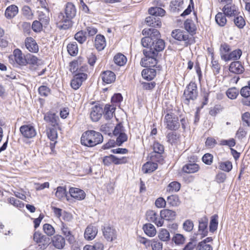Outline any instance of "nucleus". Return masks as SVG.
Masks as SVG:
<instances>
[{"mask_svg": "<svg viewBox=\"0 0 250 250\" xmlns=\"http://www.w3.org/2000/svg\"><path fill=\"white\" fill-rule=\"evenodd\" d=\"M103 141L102 135L94 130H87L83 132L81 138L82 145L88 146L93 147L101 144Z\"/></svg>", "mask_w": 250, "mask_h": 250, "instance_id": "nucleus-1", "label": "nucleus"}, {"mask_svg": "<svg viewBox=\"0 0 250 250\" xmlns=\"http://www.w3.org/2000/svg\"><path fill=\"white\" fill-rule=\"evenodd\" d=\"M198 95L197 85L195 83H190L186 87L183 94L184 103L188 105L195 100Z\"/></svg>", "mask_w": 250, "mask_h": 250, "instance_id": "nucleus-2", "label": "nucleus"}, {"mask_svg": "<svg viewBox=\"0 0 250 250\" xmlns=\"http://www.w3.org/2000/svg\"><path fill=\"white\" fill-rule=\"evenodd\" d=\"M143 35L146 36L141 40V43L144 47H150L152 41L159 36V31L154 28H145L143 31Z\"/></svg>", "mask_w": 250, "mask_h": 250, "instance_id": "nucleus-3", "label": "nucleus"}, {"mask_svg": "<svg viewBox=\"0 0 250 250\" xmlns=\"http://www.w3.org/2000/svg\"><path fill=\"white\" fill-rule=\"evenodd\" d=\"M143 54L145 57L142 58L140 64L145 67L154 66L157 63L156 58L158 54L155 53L152 51L143 50Z\"/></svg>", "mask_w": 250, "mask_h": 250, "instance_id": "nucleus-4", "label": "nucleus"}, {"mask_svg": "<svg viewBox=\"0 0 250 250\" xmlns=\"http://www.w3.org/2000/svg\"><path fill=\"white\" fill-rule=\"evenodd\" d=\"M164 123L166 127L170 130H176L180 127L178 118L171 112L165 115Z\"/></svg>", "mask_w": 250, "mask_h": 250, "instance_id": "nucleus-5", "label": "nucleus"}, {"mask_svg": "<svg viewBox=\"0 0 250 250\" xmlns=\"http://www.w3.org/2000/svg\"><path fill=\"white\" fill-rule=\"evenodd\" d=\"M172 37L179 41H184L186 45L191 44V37L187 31L181 29H176L171 33Z\"/></svg>", "mask_w": 250, "mask_h": 250, "instance_id": "nucleus-6", "label": "nucleus"}, {"mask_svg": "<svg viewBox=\"0 0 250 250\" xmlns=\"http://www.w3.org/2000/svg\"><path fill=\"white\" fill-rule=\"evenodd\" d=\"M34 241L39 244L40 249L44 250L50 244V238L39 232L36 231L33 235Z\"/></svg>", "mask_w": 250, "mask_h": 250, "instance_id": "nucleus-7", "label": "nucleus"}, {"mask_svg": "<svg viewBox=\"0 0 250 250\" xmlns=\"http://www.w3.org/2000/svg\"><path fill=\"white\" fill-rule=\"evenodd\" d=\"M153 148L154 152L151 154V161H156V162H161L163 160L161 154L164 152V148L163 145L158 142H155L153 144Z\"/></svg>", "mask_w": 250, "mask_h": 250, "instance_id": "nucleus-8", "label": "nucleus"}, {"mask_svg": "<svg viewBox=\"0 0 250 250\" xmlns=\"http://www.w3.org/2000/svg\"><path fill=\"white\" fill-rule=\"evenodd\" d=\"M160 37L161 35L159 33V36L155 38V39L152 41V43L150 45V47H148L146 49L152 51L156 54H158L159 52L163 51L165 47V43L164 40L160 39Z\"/></svg>", "mask_w": 250, "mask_h": 250, "instance_id": "nucleus-9", "label": "nucleus"}, {"mask_svg": "<svg viewBox=\"0 0 250 250\" xmlns=\"http://www.w3.org/2000/svg\"><path fill=\"white\" fill-rule=\"evenodd\" d=\"M57 21L59 24L58 27L60 29L66 30L72 26V21L67 18L66 16L64 15L62 12L59 13Z\"/></svg>", "mask_w": 250, "mask_h": 250, "instance_id": "nucleus-10", "label": "nucleus"}, {"mask_svg": "<svg viewBox=\"0 0 250 250\" xmlns=\"http://www.w3.org/2000/svg\"><path fill=\"white\" fill-rule=\"evenodd\" d=\"M87 78V74L82 73L76 75L71 80L70 85L74 90H77Z\"/></svg>", "mask_w": 250, "mask_h": 250, "instance_id": "nucleus-11", "label": "nucleus"}, {"mask_svg": "<svg viewBox=\"0 0 250 250\" xmlns=\"http://www.w3.org/2000/svg\"><path fill=\"white\" fill-rule=\"evenodd\" d=\"M126 162L127 158L126 157H123L121 158H118L113 155L105 156L103 159V163L106 166L110 165L112 163H113L115 165H119Z\"/></svg>", "mask_w": 250, "mask_h": 250, "instance_id": "nucleus-12", "label": "nucleus"}, {"mask_svg": "<svg viewBox=\"0 0 250 250\" xmlns=\"http://www.w3.org/2000/svg\"><path fill=\"white\" fill-rule=\"evenodd\" d=\"M146 219L154 223L158 227H161L164 224V221L159 218L158 214L153 210H149L146 213Z\"/></svg>", "mask_w": 250, "mask_h": 250, "instance_id": "nucleus-13", "label": "nucleus"}, {"mask_svg": "<svg viewBox=\"0 0 250 250\" xmlns=\"http://www.w3.org/2000/svg\"><path fill=\"white\" fill-rule=\"evenodd\" d=\"M20 131L23 136L26 138H32L36 135L34 127L30 125H22L20 127Z\"/></svg>", "mask_w": 250, "mask_h": 250, "instance_id": "nucleus-14", "label": "nucleus"}, {"mask_svg": "<svg viewBox=\"0 0 250 250\" xmlns=\"http://www.w3.org/2000/svg\"><path fill=\"white\" fill-rule=\"evenodd\" d=\"M222 11L228 17H235L238 13V8L232 3L224 5Z\"/></svg>", "mask_w": 250, "mask_h": 250, "instance_id": "nucleus-15", "label": "nucleus"}, {"mask_svg": "<svg viewBox=\"0 0 250 250\" xmlns=\"http://www.w3.org/2000/svg\"><path fill=\"white\" fill-rule=\"evenodd\" d=\"M103 233L104 238L108 241H112L117 238L116 230L109 226L104 227Z\"/></svg>", "mask_w": 250, "mask_h": 250, "instance_id": "nucleus-16", "label": "nucleus"}, {"mask_svg": "<svg viewBox=\"0 0 250 250\" xmlns=\"http://www.w3.org/2000/svg\"><path fill=\"white\" fill-rule=\"evenodd\" d=\"M103 113L102 108L100 105H95L91 108L90 117L93 122H97L101 118Z\"/></svg>", "mask_w": 250, "mask_h": 250, "instance_id": "nucleus-17", "label": "nucleus"}, {"mask_svg": "<svg viewBox=\"0 0 250 250\" xmlns=\"http://www.w3.org/2000/svg\"><path fill=\"white\" fill-rule=\"evenodd\" d=\"M103 82L107 84H110L115 82L116 75L115 73L109 70L103 72L100 75Z\"/></svg>", "mask_w": 250, "mask_h": 250, "instance_id": "nucleus-18", "label": "nucleus"}, {"mask_svg": "<svg viewBox=\"0 0 250 250\" xmlns=\"http://www.w3.org/2000/svg\"><path fill=\"white\" fill-rule=\"evenodd\" d=\"M98 233V229L92 225H88L84 231V237L86 240H92L96 236Z\"/></svg>", "mask_w": 250, "mask_h": 250, "instance_id": "nucleus-19", "label": "nucleus"}, {"mask_svg": "<svg viewBox=\"0 0 250 250\" xmlns=\"http://www.w3.org/2000/svg\"><path fill=\"white\" fill-rule=\"evenodd\" d=\"M145 22L146 25L153 28H160L162 25L161 19L158 17L150 16L146 18Z\"/></svg>", "mask_w": 250, "mask_h": 250, "instance_id": "nucleus-20", "label": "nucleus"}, {"mask_svg": "<svg viewBox=\"0 0 250 250\" xmlns=\"http://www.w3.org/2000/svg\"><path fill=\"white\" fill-rule=\"evenodd\" d=\"M26 48L31 52L37 53L39 51V46L36 41L32 37H27L25 40Z\"/></svg>", "mask_w": 250, "mask_h": 250, "instance_id": "nucleus-21", "label": "nucleus"}, {"mask_svg": "<svg viewBox=\"0 0 250 250\" xmlns=\"http://www.w3.org/2000/svg\"><path fill=\"white\" fill-rule=\"evenodd\" d=\"M13 55L17 64L20 65H25L26 64V56L23 55L21 50L19 49H15L13 52Z\"/></svg>", "mask_w": 250, "mask_h": 250, "instance_id": "nucleus-22", "label": "nucleus"}, {"mask_svg": "<svg viewBox=\"0 0 250 250\" xmlns=\"http://www.w3.org/2000/svg\"><path fill=\"white\" fill-rule=\"evenodd\" d=\"M65 14L70 20L74 18L76 14L75 6L72 2H68L65 7Z\"/></svg>", "mask_w": 250, "mask_h": 250, "instance_id": "nucleus-23", "label": "nucleus"}, {"mask_svg": "<svg viewBox=\"0 0 250 250\" xmlns=\"http://www.w3.org/2000/svg\"><path fill=\"white\" fill-rule=\"evenodd\" d=\"M69 193L72 197L79 200H83L85 197L84 191L78 188H71Z\"/></svg>", "mask_w": 250, "mask_h": 250, "instance_id": "nucleus-24", "label": "nucleus"}, {"mask_svg": "<svg viewBox=\"0 0 250 250\" xmlns=\"http://www.w3.org/2000/svg\"><path fill=\"white\" fill-rule=\"evenodd\" d=\"M229 70L235 74H241L244 71V68L239 61L232 62L229 65Z\"/></svg>", "mask_w": 250, "mask_h": 250, "instance_id": "nucleus-25", "label": "nucleus"}, {"mask_svg": "<svg viewBox=\"0 0 250 250\" xmlns=\"http://www.w3.org/2000/svg\"><path fill=\"white\" fill-rule=\"evenodd\" d=\"M176 212L172 210L166 209L160 211V217L162 220L170 221L174 220L176 216Z\"/></svg>", "mask_w": 250, "mask_h": 250, "instance_id": "nucleus-26", "label": "nucleus"}, {"mask_svg": "<svg viewBox=\"0 0 250 250\" xmlns=\"http://www.w3.org/2000/svg\"><path fill=\"white\" fill-rule=\"evenodd\" d=\"M152 161H148L144 164L142 167V171L144 173H151L157 168V164Z\"/></svg>", "mask_w": 250, "mask_h": 250, "instance_id": "nucleus-27", "label": "nucleus"}, {"mask_svg": "<svg viewBox=\"0 0 250 250\" xmlns=\"http://www.w3.org/2000/svg\"><path fill=\"white\" fill-rule=\"evenodd\" d=\"M52 243L53 246L57 249H62L64 247L65 241L62 236L56 235L52 239Z\"/></svg>", "mask_w": 250, "mask_h": 250, "instance_id": "nucleus-28", "label": "nucleus"}, {"mask_svg": "<svg viewBox=\"0 0 250 250\" xmlns=\"http://www.w3.org/2000/svg\"><path fill=\"white\" fill-rule=\"evenodd\" d=\"M95 46L97 50H103L106 46L105 38L104 36L97 35L95 40Z\"/></svg>", "mask_w": 250, "mask_h": 250, "instance_id": "nucleus-29", "label": "nucleus"}, {"mask_svg": "<svg viewBox=\"0 0 250 250\" xmlns=\"http://www.w3.org/2000/svg\"><path fill=\"white\" fill-rule=\"evenodd\" d=\"M57 119L58 117L55 113L47 112L44 116V120L53 126L58 125Z\"/></svg>", "mask_w": 250, "mask_h": 250, "instance_id": "nucleus-30", "label": "nucleus"}, {"mask_svg": "<svg viewBox=\"0 0 250 250\" xmlns=\"http://www.w3.org/2000/svg\"><path fill=\"white\" fill-rule=\"evenodd\" d=\"M61 230L69 243H72L74 241V237L72 234L70 229L63 223H62Z\"/></svg>", "mask_w": 250, "mask_h": 250, "instance_id": "nucleus-31", "label": "nucleus"}, {"mask_svg": "<svg viewBox=\"0 0 250 250\" xmlns=\"http://www.w3.org/2000/svg\"><path fill=\"white\" fill-rule=\"evenodd\" d=\"M156 72L155 69L153 68H146L142 72V77L146 80L150 81L156 76Z\"/></svg>", "mask_w": 250, "mask_h": 250, "instance_id": "nucleus-32", "label": "nucleus"}, {"mask_svg": "<svg viewBox=\"0 0 250 250\" xmlns=\"http://www.w3.org/2000/svg\"><path fill=\"white\" fill-rule=\"evenodd\" d=\"M242 54V52L241 49H237L233 51L230 52L228 56H226L225 62H228L230 60L236 61L240 59Z\"/></svg>", "mask_w": 250, "mask_h": 250, "instance_id": "nucleus-33", "label": "nucleus"}, {"mask_svg": "<svg viewBox=\"0 0 250 250\" xmlns=\"http://www.w3.org/2000/svg\"><path fill=\"white\" fill-rule=\"evenodd\" d=\"M18 7L15 5H12L6 8L5 16L7 18L11 19L14 18L18 14Z\"/></svg>", "mask_w": 250, "mask_h": 250, "instance_id": "nucleus-34", "label": "nucleus"}, {"mask_svg": "<svg viewBox=\"0 0 250 250\" xmlns=\"http://www.w3.org/2000/svg\"><path fill=\"white\" fill-rule=\"evenodd\" d=\"M115 109L114 106L106 104L103 112L104 118L107 120L111 119L113 116Z\"/></svg>", "mask_w": 250, "mask_h": 250, "instance_id": "nucleus-35", "label": "nucleus"}, {"mask_svg": "<svg viewBox=\"0 0 250 250\" xmlns=\"http://www.w3.org/2000/svg\"><path fill=\"white\" fill-rule=\"evenodd\" d=\"M230 46L226 43L221 44L220 47V54L222 60L225 61V57L228 56L230 51Z\"/></svg>", "mask_w": 250, "mask_h": 250, "instance_id": "nucleus-36", "label": "nucleus"}, {"mask_svg": "<svg viewBox=\"0 0 250 250\" xmlns=\"http://www.w3.org/2000/svg\"><path fill=\"white\" fill-rule=\"evenodd\" d=\"M143 229L145 233L150 237H153L156 233L155 227L151 224H146L144 225Z\"/></svg>", "mask_w": 250, "mask_h": 250, "instance_id": "nucleus-37", "label": "nucleus"}, {"mask_svg": "<svg viewBox=\"0 0 250 250\" xmlns=\"http://www.w3.org/2000/svg\"><path fill=\"white\" fill-rule=\"evenodd\" d=\"M199 170V166L197 164H188L185 165L183 167L184 172L187 173H192L198 171Z\"/></svg>", "mask_w": 250, "mask_h": 250, "instance_id": "nucleus-38", "label": "nucleus"}, {"mask_svg": "<svg viewBox=\"0 0 250 250\" xmlns=\"http://www.w3.org/2000/svg\"><path fill=\"white\" fill-rule=\"evenodd\" d=\"M148 12L150 16L155 17L163 16L165 15V11L161 7L156 6L151 7L148 10Z\"/></svg>", "mask_w": 250, "mask_h": 250, "instance_id": "nucleus-39", "label": "nucleus"}, {"mask_svg": "<svg viewBox=\"0 0 250 250\" xmlns=\"http://www.w3.org/2000/svg\"><path fill=\"white\" fill-rule=\"evenodd\" d=\"M226 16L223 12H219L216 15L215 21L220 26L223 27L226 24Z\"/></svg>", "mask_w": 250, "mask_h": 250, "instance_id": "nucleus-40", "label": "nucleus"}, {"mask_svg": "<svg viewBox=\"0 0 250 250\" xmlns=\"http://www.w3.org/2000/svg\"><path fill=\"white\" fill-rule=\"evenodd\" d=\"M114 61L116 64L121 66L124 65L126 63L127 59L123 54L121 53H118L114 56Z\"/></svg>", "mask_w": 250, "mask_h": 250, "instance_id": "nucleus-41", "label": "nucleus"}, {"mask_svg": "<svg viewBox=\"0 0 250 250\" xmlns=\"http://www.w3.org/2000/svg\"><path fill=\"white\" fill-rule=\"evenodd\" d=\"M184 27L188 33H194L196 29L193 21L190 19H187L185 21Z\"/></svg>", "mask_w": 250, "mask_h": 250, "instance_id": "nucleus-42", "label": "nucleus"}, {"mask_svg": "<svg viewBox=\"0 0 250 250\" xmlns=\"http://www.w3.org/2000/svg\"><path fill=\"white\" fill-rule=\"evenodd\" d=\"M181 188L179 183L174 181L168 184L167 188V191L169 192H175L178 191Z\"/></svg>", "mask_w": 250, "mask_h": 250, "instance_id": "nucleus-43", "label": "nucleus"}, {"mask_svg": "<svg viewBox=\"0 0 250 250\" xmlns=\"http://www.w3.org/2000/svg\"><path fill=\"white\" fill-rule=\"evenodd\" d=\"M167 202L170 205L173 207L178 206L180 204V201L177 195H172L167 198Z\"/></svg>", "mask_w": 250, "mask_h": 250, "instance_id": "nucleus-44", "label": "nucleus"}, {"mask_svg": "<svg viewBox=\"0 0 250 250\" xmlns=\"http://www.w3.org/2000/svg\"><path fill=\"white\" fill-rule=\"evenodd\" d=\"M68 53L71 56H76L78 52L77 44L76 42L69 43L67 46Z\"/></svg>", "mask_w": 250, "mask_h": 250, "instance_id": "nucleus-45", "label": "nucleus"}, {"mask_svg": "<svg viewBox=\"0 0 250 250\" xmlns=\"http://www.w3.org/2000/svg\"><path fill=\"white\" fill-rule=\"evenodd\" d=\"M86 34L85 32L81 30L75 34L74 38L80 43L82 44L86 40Z\"/></svg>", "mask_w": 250, "mask_h": 250, "instance_id": "nucleus-46", "label": "nucleus"}, {"mask_svg": "<svg viewBox=\"0 0 250 250\" xmlns=\"http://www.w3.org/2000/svg\"><path fill=\"white\" fill-rule=\"evenodd\" d=\"M234 17L233 21L235 25L239 28L242 29L246 24L245 21L243 17L241 16H238V14Z\"/></svg>", "mask_w": 250, "mask_h": 250, "instance_id": "nucleus-47", "label": "nucleus"}, {"mask_svg": "<svg viewBox=\"0 0 250 250\" xmlns=\"http://www.w3.org/2000/svg\"><path fill=\"white\" fill-rule=\"evenodd\" d=\"M239 91L236 87L229 88L226 92L227 96L230 99H235L237 98Z\"/></svg>", "mask_w": 250, "mask_h": 250, "instance_id": "nucleus-48", "label": "nucleus"}, {"mask_svg": "<svg viewBox=\"0 0 250 250\" xmlns=\"http://www.w3.org/2000/svg\"><path fill=\"white\" fill-rule=\"evenodd\" d=\"M167 141L171 144H175L179 140V135L174 132H171L167 134Z\"/></svg>", "mask_w": 250, "mask_h": 250, "instance_id": "nucleus-49", "label": "nucleus"}, {"mask_svg": "<svg viewBox=\"0 0 250 250\" xmlns=\"http://www.w3.org/2000/svg\"><path fill=\"white\" fill-rule=\"evenodd\" d=\"M219 167L223 171L229 172L231 170L232 166L230 162L227 161L220 163Z\"/></svg>", "mask_w": 250, "mask_h": 250, "instance_id": "nucleus-50", "label": "nucleus"}, {"mask_svg": "<svg viewBox=\"0 0 250 250\" xmlns=\"http://www.w3.org/2000/svg\"><path fill=\"white\" fill-rule=\"evenodd\" d=\"M159 239L163 241H167L170 239V234L166 229H162L158 234Z\"/></svg>", "mask_w": 250, "mask_h": 250, "instance_id": "nucleus-51", "label": "nucleus"}, {"mask_svg": "<svg viewBox=\"0 0 250 250\" xmlns=\"http://www.w3.org/2000/svg\"><path fill=\"white\" fill-rule=\"evenodd\" d=\"M185 237L182 234L177 233L172 238L173 241L176 245L183 244L185 242Z\"/></svg>", "mask_w": 250, "mask_h": 250, "instance_id": "nucleus-52", "label": "nucleus"}, {"mask_svg": "<svg viewBox=\"0 0 250 250\" xmlns=\"http://www.w3.org/2000/svg\"><path fill=\"white\" fill-rule=\"evenodd\" d=\"M218 216L213 215L211 219L209 225V229L210 231L213 232L217 229L218 226Z\"/></svg>", "mask_w": 250, "mask_h": 250, "instance_id": "nucleus-53", "label": "nucleus"}, {"mask_svg": "<svg viewBox=\"0 0 250 250\" xmlns=\"http://www.w3.org/2000/svg\"><path fill=\"white\" fill-rule=\"evenodd\" d=\"M22 15L28 19H31L33 15L30 8L27 5L24 6L21 9Z\"/></svg>", "mask_w": 250, "mask_h": 250, "instance_id": "nucleus-54", "label": "nucleus"}, {"mask_svg": "<svg viewBox=\"0 0 250 250\" xmlns=\"http://www.w3.org/2000/svg\"><path fill=\"white\" fill-rule=\"evenodd\" d=\"M43 229L44 232L49 236L53 235L55 232L54 228L49 224H44Z\"/></svg>", "mask_w": 250, "mask_h": 250, "instance_id": "nucleus-55", "label": "nucleus"}, {"mask_svg": "<svg viewBox=\"0 0 250 250\" xmlns=\"http://www.w3.org/2000/svg\"><path fill=\"white\" fill-rule=\"evenodd\" d=\"M66 191L65 188L62 187H58L57 188V191L56 192V196L59 199H62L66 196Z\"/></svg>", "mask_w": 250, "mask_h": 250, "instance_id": "nucleus-56", "label": "nucleus"}, {"mask_svg": "<svg viewBox=\"0 0 250 250\" xmlns=\"http://www.w3.org/2000/svg\"><path fill=\"white\" fill-rule=\"evenodd\" d=\"M193 223L190 220H187L183 225V229L188 232L191 231L193 229Z\"/></svg>", "mask_w": 250, "mask_h": 250, "instance_id": "nucleus-57", "label": "nucleus"}, {"mask_svg": "<svg viewBox=\"0 0 250 250\" xmlns=\"http://www.w3.org/2000/svg\"><path fill=\"white\" fill-rule=\"evenodd\" d=\"M39 93L42 96L46 97L50 92V89L49 87L45 85H42L38 89Z\"/></svg>", "mask_w": 250, "mask_h": 250, "instance_id": "nucleus-58", "label": "nucleus"}, {"mask_svg": "<svg viewBox=\"0 0 250 250\" xmlns=\"http://www.w3.org/2000/svg\"><path fill=\"white\" fill-rule=\"evenodd\" d=\"M38 61V58L31 54H28L26 55V64H35L37 63Z\"/></svg>", "mask_w": 250, "mask_h": 250, "instance_id": "nucleus-59", "label": "nucleus"}, {"mask_svg": "<svg viewBox=\"0 0 250 250\" xmlns=\"http://www.w3.org/2000/svg\"><path fill=\"white\" fill-rule=\"evenodd\" d=\"M9 202L15 207L19 208H21L24 206V205L21 201L14 197H10L9 198Z\"/></svg>", "mask_w": 250, "mask_h": 250, "instance_id": "nucleus-60", "label": "nucleus"}, {"mask_svg": "<svg viewBox=\"0 0 250 250\" xmlns=\"http://www.w3.org/2000/svg\"><path fill=\"white\" fill-rule=\"evenodd\" d=\"M150 246L153 250H162L163 249V244L154 239L151 241Z\"/></svg>", "mask_w": 250, "mask_h": 250, "instance_id": "nucleus-61", "label": "nucleus"}, {"mask_svg": "<svg viewBox=\"0 0 250 250\" xmlns=\"http://www.w3.org/2000/svg\"><path fill=\"white\" fill-rule=\"evenodd\" d=\"M117 138L116 142L118 146H121L123 143L127 141V136L126 134L124 132L118 135Z\"/></svg>", "mask_w": 250, "mask_h": 250, "instance_id": "nucleus-62", "label": "nucleus"}, {"mask_svg": "<svg viewBox=\"0 0 250 250\" xmlns=\"http://www.w3.org/2000/svg\"><path fill=\"white\" fill-rule=\"evenodd\" d=\"M196 246V241L191 239L190 242L186 244L183 250H194Z\"/></svg>", "mask_w": 250, "mask_h": 250, "instance_id": "nucleus-63", "label": "nucleus"}, {"mask_svg": "<svg viewBox=\"0 0 250 250\" xmlns=\"http://www.w3.org/2000/svg\"><path fill=\"white\" fill-rule=\"evenodd\" d=\"M197 250H212V248L210 245L206 244L205 242H201L197 247Z\"/></svg>", "mask_w": 250, "mask_h": 250, "instance_id": "nucleus-64", "label": "nucleus"}]
</instances>
